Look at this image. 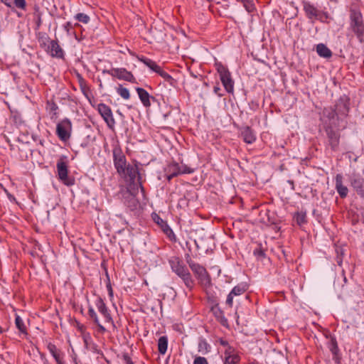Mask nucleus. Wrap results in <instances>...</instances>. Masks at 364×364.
<instances>
[{
    "instance_id": "f257e3e1",
    "label": "nucleus",
    "mask_w": 364,
    "mask_h": 364,
    "mask_svg": "<svg viewBox=\"0 0 364 364\" xmlns=\"http://www.w3.org/2000/svg\"><path fill=\"white\" fill-rule=\"evenodd\" d=\"M350 26L360 42L363 41L364 22L362 14L357 10H350Z\"/></svg>"
},
{
    "instance_id": "f03ea898",
    "label": "nucleus",
    "mask_w": 364,
    "mask_h": 364,
    "mask_svg": "<svg viewBox=\"0 0 364 364\" xmlns=\"http://www.w3.org/2000/svg\"><path fill=\"white\" fill-rule=\"evenodd\" d=\"M195 171V168H191L183 163L177 162L171 163L166 168V178L170 181L173 178L182 174H190Z\"/></svg>"
},
{
    "instance_id": "7ed1b4c3",
    "label": "nucleus",
    "mask_w": 364,
    "mask_h": 364,
    "mask_svg": "<svg viewBox=\"0 0 364 364\" xmlns=\"http://www.w3.org/2000/svg\"><path fill=\"white\" fill-rule=\"evenodd\" d=\"M66 156H62L57 161L56 168L59 180L65 186L75 184V178L68 176V166L65 161Z\"/></svg>"
},
{
    "instance_id": "20e7f679",
    "label": "nucleus",
    "mask_w": 364,
    "mask_h": 364,
    "mask_svg": "<svg viewBox=\"0 0 364 364\" xmlns=\"http://www.w3.org/2000/svg\"><path fill=\"white\" fill-rule=\"evenodd\" d=\"M336 127H331L327 125L324 127V131L327 138V146L331 149L332 151H338L341 133L338 129H336Z\"/></svg>"
},
{
    "instance_id": "39448f33",
    "label": "nucleus",
    "mask_w": 364,
    "mask_h": 364,
    "mask_svg": "<svg viewBox=\"0 0 364 364\" xmlns=\"http://www.w3.org/2000/svg\"><path fill=\"white\" fill-rule=\"evenodd\" d=\"M186 262L191 270L196 274L199 280L205 284L210 283V278L206 269L202 265L194 262L190 257L189 255H186Z\"/></svg>"
},
{
    "instance_id": "423d86ee",
    "label": "nucleus",
    "mask_w": 364,
    "mask_h": 364,
    "mask_svg": "<svg viewBox=\"0 0 364 364\" xmlns=\"http://www.w3.org/2000/svg\"><path fill=\"white\" fill-rule=\"evenodd\" d=\"M321 119L323 122V128L327 125L331 127H337L336 122L341 120L336 110L332 107H325L323 109Z\"/></svg>"
},
{
    "instance_id": "0eeeda50",
    "label": "nucleus",
    "mask_w": 364,
    "mask_h": 364,
    "mask_svg": "<svg viewBox=\"0 0 364 364\" xmlns=\"http://www.w3.org/2000/svg\"><path fill=\"white\" fill-rule=\"evenodd\" d=\"M72 123L68 118L63 119L57 124L56 134L63 141H66L70 139Z\"/></svg>"
},
{
    "instance_id": "6e6552de",
    "label": "nucleus",
    "mask_w": 364,
    "mask_h": 364,
    "mask_svg": "<svg viewBox=\"0 0 364 364\" xmlns=\"http://www.w3.org/2000/svg\"><path fill=\"white\" fill-rule=\"evenodd\" d=\"M112 154L114 165L117 172L119 174L124 173V168L127 166L125 155L119 147H114Z\"/></svg>"
},
{
    "instance_id": "1a4fd4ad",
    "label": "nucleus",
    "mask_w": 364,
    "mask_h": 364,
    "mask_svg": "<svg viewBox=\"0 0 364 364\" xmlns=\"http://www.w3.org/2000/svg\"><path fill=\"white\" fill-rule=\"evenodd\" d=\"M103 73H108L119 80H123L130 82H135V77L132 73L127 70L125 68H112L109 70H104Z\"/></svg>"
},
{
    "instance_id": "9d476101",
    "label": "nucleus",
    "mask_w": 364,
    "mask_h": 364,
    "mask_svg": "<svg viewBox=\"0 0 364 364\" xmlns=\"http://www.w3.org/2000/svg\"><path fill=\"white\" fill-rule=\"evenodd\" d=\"M218 73L220 75V80L228 92H232L233 91V81L230 77V73L228 70L220 65L218 68Z\"/></svg>"
},
{
    "instance_id": "9b49d317",
    "label": "nucleus",
    "mask_w": 364,
    "mask_h": 364,
    "mask_svg": "<svg viewBox=\"0 0 364 364\" xmlns=\"http://www.w3.org/2000/svg\"><path fill=\"white\" fill-rule=\"evenodd\" d=\"M98 112L107 123L108 127L112 129L115 124V120L111 108L104 103H100L98 105Z\"/></svg>"
},
{
    "instance_id": "f8f14e48",
    "label": "nucleus",
    "mask_w": 364,
    "mask_h": 364,
    "mask_svg": "<svg viewBox=\"0 0 364 364\" xmlns=\"http://www.w3.org/2000/svg\"><path fill=\"white\" fill-rule=\"evenodd\" d=\"M350 99L346 95L341 96L335 105L334 109L336 110L338 115L340 117L341 119L342 117H346L348 116V114L350 110Z\"/></svg>"
},
{
    "instance_id": "ddd939ff",
    "label": "nucleus",
    "mask_w": 364,
    "mask_h": 364,
    "mask_svg": "<svg viewBox=\"0 0 364 364\" xmlns=\"http://www.w3.org/2000/svg\"><path fill=\"white\" fill-rule=\"evenodd\" d=\"M304 10L306 16L310 19L314 18L323 21V18H328V14L326 13L318 10L314 5L309 2L304 3Z\"/></svg>"
},
{
    "instance_id": "4468645a",
    "label": "nucleus",
    "mask_w": 364,
    "mask_h": 364,
    "mask_svg": "<svg viewBox=\"0 0 364 364\" xmlns=\"http://www.w3.org/2000/svg\"><path fill=\"white\" fill-rule=\"evenodd\" d=\"M124 173L119 174L121 176L124 177L126 180L129 181L130 183H134L136 177L138 178V181H140L141 176L139 172L138 167L136 165L132 166L128 164L127 166L124 168ZM141 188L143 189L141 186Z\"/></svg>"
},
{
    "instance_id": "2eb2a0df",
    "label": "nucleus",
    "mask_w": 364,
    "mask_h": 364,
    "mask_svg": "<svg viewBox=\"0 0 364 364\" xmlns=\"http://www.w3.org/2000/svg\"><path fill=\"white\" fill-rule=\"evenodd\" d=\"M350 183L353 191L364 200V178L360 176L350 178Z\"/></svg>"
},
{
    "instance_id": "dca6fc26",
    "label": "nucleus",
    "mask_w": 364,
    "mask_h": 364,
    "mask_svg": "<svg viewBox=\"0 0 364 364\" xmlns=\"http://www.w3.org/2000/svg\"><path fill=\"white\" fill-rule=\"evenodd\" d=\"M153 220L156 223H157L163 232L167 235V237L171 240H176L175 235L172 230V229L169 227L166 221L164 220L160 216H159L157 214L154 213L152 215Z\"/></svg>"
},
{
    "instance_id": "f3484780",
    "label": "nucleus",
    "mask_w": 364,
    "mask_h": 364,
    "mask_svg": "<svg viewBox=\"0 0 364 364\" xmlns=\"http://www.w3.org/2000/svg\"><path fill=\"white\" fill-rule=\"evenodd\" d=\"M176 274L182 279L188 289H191L193 287L194 281L192 279L191 274L186 267L181 268V269Z\"/></svg>"
},
{
    "instance_id": "a211bd4d",
    "label": "nucleus",
    "mask_w": 364,
    "mask_h": 364,
    "mask_svg": "<svg viewBox=\"0 0 364 364\" xmlns=\"http://www.w3.org/2000/svg\"><path fill=\"white\" fill-rule=\"evenodd\" d=\"M95 304L98 311L104 316L105 322L113 323L112 318L102 299L97 298Z\"/></svg>"
},
{
    "instance_id": "6ab92c4d",
    "label": "nucleus",
    "mask_w": 364,
    "mask_h": 364,
    "mask_svg": "<svg viewBox=\"0 0 364 364\" xmlns=\"http://www.w3.org/2000/svg\"><path fill=\"white\" fill-rule=\"evenodd\" d=\"M343 176L341 174L338 173L336 176V178H335V181H336L335 188H336L338 193L339 194L340 197L341 198H345L348 196V188L346 186H344L343 184Z\"/></svg>"
},
{
    "instance_id": "aec40b11",
    "label": "nucleus",
    "mask_w": 364,
    "mask_h": 364,
    "mask_svg": "<svg viewBox=\"0 0 364 364\" xmlns=\"http://www.w3.org/2000/svg\"><path fill=\"white\" fill-rule=\"evenodd\" d=\"M48 52L52 57L63 58L64 57V51L58 44V41L52 40L48 46Z\"/></svg>"
},
{
    "instance_id": "412c9836",
    "label": "nucleus",
    "mask_w": 364,
    "mask_h": 364,
    "mask_svg": "<svg viewBox=\"0 0 364 364\" xmlns=\"http://www.w3.org/2000/svg\"><path fill=\"white\" fill-rule=\"evenodd\" d=\"M136 91L139 95V97L143 104V105L146 107H149L151 106L150 100H155V97L151 96L149 92L141 87H136Z\"/></svg>"
},
{
    "instance_id": "4be33fe9",
    "label": "nucleus",
    "mask_w": 364,
    "mask_h": 364,
    "mask_svg": "<svg viewBox=\"0 0 364 364\" xmlns=\"http://www.w3.org/2000/svg\"><path fill=\"white\" fill-rule=\"evenodd\" d=\"M253 254L256 258L262 262L269 261V258L267 257L265 250L262 247L261 244H258L257 247L253 250Z\"/></svg>"
},
{
    "instance_id": "5701e85b",
    "label": "nucleus",
    "mask_w": 364,
    "mask_h": 364,
    "mask_svg": "<svg viewBox=\"0 0 364 364\" xmlns=\"http://www.w3.org/2000/svg\"><path fill=\"white\" fill-rule=\"evenodd\" d=\"M316 52L321 57L329 58L332 56L331 50L323 43H319L316 46Z\"/></svg>"
},
{
    "instance_id": "b1692460",
    "label": "nucleus",
    "mask_w": 364,
    "mask_h": 364,
    "mask_svg": "<svg viewBox=\"0 0 364 364\" xmlns=\"http://www.w3.org/2000/svg\"><path fill=\"white\" fill-rule=\"evenodd\" d=\"M139 60L142 62L144 65H146L148 68H149L151 70H153L155 73L159 72L160 69V66L158 65L154 60L151 59H149L148 58L141 56L138 57Z\"/></svg>"
},
{
    "instance_id": "393cba45",
    "label": "nucleus",
    "mask_w": 364,
    "mask_h": 364,
    "mask_svg": "<svg viewBox=\"0 0 364 364\" xmlns=\"http://www.w3.org/2000/svg\"><path fill=\"white\" fill-rule=\"evenodd\" d=\"M213 314L220 323L225 326L228 325V319L225 317L223 311L218 307V305L216 304L215 307L213 309Z\"/></svg>"
},
{
    "instance_id": "a878e982",
    "label": "nucleus",
    "mask_w": 364,
    "mask_h": 364,
    "mask_svg": "<svg viewBox=\"0 0 364 364\" xmlns=\"http://www.w3.org/2000/svg\"><path fill=\"white\" fill-rule=\"evenodd\" d=\"M88 314H89L90 317L93 320L95 323H96L97 325L99 332H100V333L105 332L106 328L102 325L100 324L98 317L97 316V314L92 306L89 307Z\"/></svg>"
},
{
    "instance_id": "bb28decb",
    "label": "nucleus",
    "mask_w": 364,
    "mask_h": 364,
    "mask_svg": "<svg viewBox=\"0 0 364 364\" xmlns=\"http://www.w3.org/2000/svg\"><path fill=\"white\" fill-rule=\"evenodd\" d=\"M249 288V284L247 283H240L235 286L232 291L230 292L233 296L241 295L245 293Z\"/></svg>"
},
{
    "instance_id": "cd10ccee",
    "label": "nucleus",
    "mask_w": 364,
    "mask_h": 364,
    "mask_svg": "<svg viewBox=\"0 0 364 364\" xmlns=\"http://www.w3.org/2000/svg\"><path fill=\"white\" fill-rule=\"evenodd\" d=\"M15 324L20 333L25 336L28 335L26 326L25 325L23 319L17 314L15 318Z\"/></svg>"
},
{
    "instance_id": "c85d7f7f",
    "label": "nucleus",
    "mask_w": 364,
    "mask_h": 364,
    "mask_svg": "<svg viewBox=\"0 0 364 364\" xmlns=\"http://www.w3.org/2000/svg\"><path fill=\"white\" fill-rule=\"evenodd\" d=\"M171 268L173 272L177 273L181 268H184L186 266L183 264L178 257L170 259L168 260Z\"/></svg>"
},
{
    "instance_id": "c756f323",
    "label": "nucleus",
    "mask_w": 364,
    "mask_h": 364,
    "mask_svg": "<svg viewBox=\"0 0 364 364\" xmlns=\"http://www.w3.org/2000/svg\"><path fill=\"white\" fill-rule=\"evenodd\" d=\"M168 347V338L166 336H161L158 340V350L159 353H166Z\"/></svg>"
},
{
    "instance_id": "7c9ffc66",
    "label": "nucleus",
    "mask_w": 364,
    "mask_h": 364,
    "mask_svg": "<svg viewBox=\"0 0 364 364\" xmlns=\"http://www.w3.org/2000/svg\"><path fill=\"white\" fill-rule=\"evenodd\" d=\"M48 349L55 361H58V360L62 358L60 350H58L54 344L49 343L48 344Z\"/></svg>"
},
{
    "instance_id": "2f4dec72",
    "label": "nucleus",
    "mask_w": 364,
    "mask_h": 364,
    "mask_svg": "<svg viewBox=\"0 0 364 364\" xmlns=\"http://www.w3.org/2000/svg\"><path fill=\"white\" fill-rule=\"evenodd\" d=\"M328 348L333 355V359L337 360L338 358L339 348L338 346L337 341L335 338H331L328 343Z\"/></svg>"
},
{
    "instance_id": "473e14b6",
    "label": "nucleus",
    "mask_w": 364,
    "mask_h": 364,
    "mask_svg": "<svg viewBox=\"0 0 364 364\" xmlns=\"http://www.w3.org/2000/svg\"><path fill=\"white\" fill-rule=\"evenodd\" d=\"M294 218L296 220V223L300 226L306 223V222H307L306 214L304 212L296 213L295 214Z\"/></svg>"
},
{
    "instance_id": "72a5a7b5",
    "label": "nucleus",
    "mask_w": 364,
    "mask_h": 364,
    "mask_svg": "<svg viewBox=\"0 0 364 364\" xmlns=\"http://www.w3.org/2000/svg\"><path fill=\"white\" fill-rule=\"evenodd\" d=\"M198 351L203 354L207 353L210 348V345L205 341V339H200L198 343Z\"/></svg>"
},
{
    "instance_id": "f704fd0d",
    "label": "nucleus",
    "mask_w": 364,
    "mask_h": 364,
    "mask_svg": "<svg viewBox=\"0 0 364 364\" xmlns=\"http://www.w3.org/2000/svg\"><path fill=\"white\" fill-rule=\"evenodd\" d=\"M34 16H35V21H36L35 30H38L42 24V18H41L42 14L39 11V8L38 6L35 7Z\"/></svg>"
},
{
    "instance_id": "c9c22d12",
    "label": "nucleus",
    "mask_w": 364,
    "mask_h": 364,
    "mask_svg": "<svg viewBox=\"0 0 364 364\" xmlns=\"http://www.w3.org/2000/svg\"><path fill=\"white\" fill-rule=\"evenodd\" d=\"M156 73L159 74L161 77H162L171 85H174L175 80L168 73L163 70L161 68H160L159 72H157Z\"/></svg>"
},
{
    "instance_id": "e433bc0d",
    "label": "nucleus",
    "mask_w": 364,
    "mask_h": 364,
    "mask_svg": "<svg viewBox=\"0 0 364 364\" xmlns=\"http://www.w3.org/2000/svg\"><path fill=\"white\" fill-rule=\"evenodd\" d=\"M117 93L124 100H128L130 97L129 91L128 89L119 85L117 88Z\"/></svg>"
},
{
    "instance_id": "4c0bfd02",
    "label": "nucleus",
    "mask_w": 364,
    "mask_h": 364,
    "mask_svg": "<svg viewBox=\"0 0 364 364\" xmlns=\"http://www.w3.org/2000/svg\"><path fill=\"white\" fill-rule=\"evenodd\" d=\"M75 18L79 22H82L83 23H87L90 18L88 15L83 13H78L75 16Z\"/></svg>"
},
{
    "instance_id": "58836bf2",
    "label": "nucleus",
    "mask_w": 364,
    "mask_h": 364,
    "mask_svg": "<svg viewBox=\"0 0 364 364\" xmlns=\"http://www.w3.org/2000/svg\"><path fill=\"white\" fill-rule=\"evenodd\" d=\"M13 4H14V6L16 8L20 9L21 10L26 9L27 4L26 0H14Z\"/></svg>"
},
{
    "instance_id": "ea45409f",
    "label": "nucleus",
    "mask_w": 364,
    "mask_h": 364,
    "mask_svg": "<svg viewBox=\"0 0 364 364\" xmlns=\"http://www.w3.org/2000/svg\"><path fill=\"white\" fill-rule=\"evenodd\" d=\"M239 361L237 355H228L225 357L224 364H237Z\"/></svg>"
},
{
    "instance_id": "a19ab883",
    "label": "nucleus",
    "mask_w": 364,
    "mask_h": 364,
    "mask_svg": "<svg viewBox=\"0 0 364 364\" xmlns=\"http://www.w3.org/2000/svg\"><path fill=\"white\" fill-rule=\"evenodd\" d=\"M259 216L260 217L259 219H256L255 221H258L259 223H266L267 221H266V217L267 216V210H261L259 211Z\"/></svg>"
},
{
    "instance_id": "79ce46f5",
    "label": "nucleus",
    "mask_w": 364,
    "mask_h": 364,
    "mask_svg": "<svg viewBox=\"0 0 364 364\" xmlns=\"http://www.w3.org/2000/svg\"><path fill=\"white\" fill-rule=\"evenodd\" d=\"M193 364H208V363L205 358L198 356L195 358Z\"/></svg>"
},
{
    "instance_id": "37998d69",
    "label": "nucleus",
    "mask_w": 364,
    "mask_h": 364,
    "mask_svg": "<svg viewBox=\"0 0 364 364\" xmlns=\"http://www.w3.org/2000/svg\"><path fill=\"white\" fill-rule=\"evenodd\" d=\"M242 136L247 144H250V134L247 131L242 133Z\"/></svg>"
},
{
    "instance_id": "c03bdc74",
    "label": "nucleus",
    "mask_w": 364,
    "mask_h": 364,
    "mask_svg": "<svg viewBox=\"0 0 364 364\" xmlns=\"http://www.w3.org/2000/svg\"><path fill=\"white\" fill-rule=\"evenodd\" d=\"M232 299H233V294L230 293L227 296V299H226V302H225L226 305H228L229 307H232Z\"/></svg>"
},
{
    "instance_id": "a18cd8bd",
    "label": "nucleus",
    "mask_w": 364,
    "mask_h": 364,
    "mask_svg": "<svg viewBox=\"0 0 364 364\" xmlns=\"http://www.w3.org/2000/svg\"><path fill=\"white\" fill-rule=\"evenodd\" d=\"M186 86H187V88L191 92H193L196 90V88L197 87L196 83H194L192 82H188L186 83Z\"/></svg>"
},
{
    "instance_id": "49530a36",
    "label": "nucleus",
    "mask_w": 364,
    "mask_h": 364,
    "mask_svg": "<svg viewBox=\"0 0 364 364\" xmlns=\"http://www.w3.org/2000/svg\"><path fill=\"white\" fill-rule=\"evenodd\" d=\"M123 359L126 362L127 364H134L131 358L129 356L127 353L123 354Z\"/></svg>"
},
{
    "instance_id": "de8ad7c7",
    "label": "nucleus",
    "mask_w": 364,
    "mask_h": 364,
    "mask_svg": "<svg viewBox=\"0 0 364 364\" xmlns=\"http://www.w3.org/2000/svg\"><path fill=\"white\" fill-rule=\"evenodd\" d=\"M63 27H64V29L67 31V33H70V28H73L72 23H71V22H70V21H68V22H67V23L63 26Z\"/></svg>"
},
{
    "instance_id": "09e8293b",
    "label": "nucleus",
    "mask_w": 364,
    "mask_h": 364,
    "mask_svg": "<svg viewBox=\"0 0 364 364\" xmlns=\"http://www.w3.org/2000/svg\"><path fill=\"white\" fill-rule=\"evenodd\" d=\"M14 0H1L2 3H4L6 6L9 8H12Z\"/></svg>"
},
{
    "instance_id": "8fccbe9b",
    "label": "nucleus",
    "mask_w": 364,
    "mask_h": 364,
    "mask_svg": "<svg viewBox=\"0 0 364 364\" xmlns=\"http://www.w3.org/2000/svg\"><path fill=\"white\" fill-rule=\"evenodd\" d=\"M50 106V111H56L58 108V105L55 102L51 103Z\"/></svg>"
},
{
    "instance_id": "3c124183",
    "label": "nucleus",
    "mask_w": 364,
    "mask_h": 364,
    "mask_svg": "<svg viewBox=\"0 0 364 364\" xmlns=\"http://www.w3.org/2000/svg\"><path fill=\"white\" fill-rule=\"evenodd\" d=\"M107 288H108V291H109V294L110 296H112V289L111 287V285L110 284H108L107 285Z\"/></svg>"
},
{
    "instance_id": "603ef678",
    "label": "nucleus",
    "mask_w": 364,
    "mask_h": 364,
    "mask_svg": "<svg viewBox=\"0 0 364 364\" xmlns=\"http://www.w3.org/2000/svg\"><path fill=\"white\" fill-rule=\"evenodd\" d=\"M220 344H221L222 346H227V345H228V341H224V340H220Z\"/></svg>"
},
{
    "instance_id": "864d4df0",
    "label": "nucleus",
    "mask_w": 364,
    "mask_h": 364,
    "mask_svg": "<svg viewBox=\"0 0 364 364\" xmlns=\"http://www.w3.org/2000/svg\"><path fill=\"white\" fill-rule=\"evenodd\" d=\"M218 90H220V88H219L218 87H214V92H215L216 94H218Z\"/></svg>"
},
{
    "instance_id": "5fc2aeb1",
    "label": "nucleus",
    "mask_w": 364,
    "mask_h": 364,
    "mask_svg": "<svg viewBox=\"0 0 364 364\" xmlns=\"http://www.w3.org/2000/svg\"><path fill=\"white\" fill-rule=\"evenodd\" d=\"M63 360V358H62L61 359L58 360V361H56L57 364H64V363H63V360Z\"/></svg>"
},
{
    "instance_id": "6e6d98bb",
    "label": "nucleus",
    "mask_w": 364,
    "mask_h": 364,
    "mask_svg": "<svg viewBox=\"0 0 364 364\" xmlns=\"http://www.w3.org/2000/svg\"><path fill=\"white\" fill-rule=\"evenodd\" d=\"M288 183H289V184H291L292 186H294V181H291V180H289V181H288Z\"/></svg>"
},
{
    "instance_id": "4d7b16f0",
    "label": "nucleus",
    "mask_w": 364,
    "mask_h": 364,
    "mask_svg": "<svg viewBox=\"0 0 364 364\" xmlns=\"http://www.w3.org/2000/svg\"><path fill=\"white\" fill-rule=\"evenodd\" d=\"M253 210H255V211H257V207H255V206H252V211H253Z\"/></svg>"
},
{
    "instance_id": "13d9d810",
    "label": "nucleus",
    "mask_w": 364,
    "mask_h": 364,
    "mask_svg": "<svg viewBox=\"0 0 364 364\" xmlns=\"http://www.w3.org/2000/svg\"><path fill=\"white\" fill-rule=\"evenodd\" d=\"M274 228L275 230H279V228L277 225H274Z\"/></svg>"
},
{
    "instance_id": "bf43d9fd",
    "label": "nucleus",
    "mask_w": 364,
    "mask_h": 364,
    "mask_svg": "<svg viewBox=\"0 0 364 364\" xmlns=\"http://www.w3.org/2000/svg\"><path fill=\"white\" fill-rule=\"evenodd\" d=\"M252 364H259L257 361L255 360H252Z\"/></svg>"
},
{
    "instance_id": "052dcab7",
    "label": "nucleus",
    "mask_w": 364,
    "mask_h": 364,
    "mask_svg": "<svg viewBox=\"0 0 364 364\" xmlns=\"http://www.w3.org/2000/svg\"><path fill=\"white\" fill-rule=\"evenodd\" d=\"M80 26V25H79V23H76L74 25V26Z\"/></svg>"
},
{
    "instance_id": "680f3d73",
    "label": "nucleus",
    "mask_w": 364,
    "mask_h": 364,
    "mask_svg": "<svg viewBox=\"0 0 364 364\" xmlns=\"http://www.w3.org/2000/svg\"><path fill=\"white\" fill-rule=\"evenodd\" d=\"M3 332V330L1 328V327L0 326V333H1Z\"/></svg>"
},
{
    "instance_id": "e2e57ef3",
    "label": "nucleus",
    "mask_w": 364,
    "mask_h": 364,
    "mask_svg": "<svg viewBox=\"0 0 364 364\" xmlns=\"http://www.w3.org/2000/svg\"><path fill=\"white\" fill-rule=\"evenodd\" d=\"M251 11H252V13H253V11H254V8H253V6H252Z\"/></svg>"
},
{
    "instance_id": "0e129e2a",
    "label": "nucleus",
    "mask_w": 364,
    "mask_h": 364,
    "mask_svg": "<svg viewBox=\"0 0 364 364\" xmlns=\"http://www.w3.org/2000/svg\"><path fill=\"white\" fill-rule=\"evenodd\" d=\"M203 83L205 86H207V85H208L207 82H203Z\"/></svg>"
},
{
    "instance_id": "69168bd1",
    "label": "nucleus",
    "mask_w": 364,
    "mask_h": 364,
    "mask_svg": "<svg viewBox=\"0 0 364 364\" xmlns=\"http://www.w3.org/2000/svg\"><path fill=\"white\" fill-rule=\"evenodd\" d=\"M344 279V282H346L347 279H346V277H344V279Z\"/></svg>"
}]
</instances>
